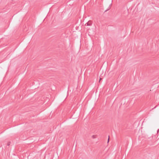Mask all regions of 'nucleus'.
Returning a JSON list of instances; mask_svg holds the SVG:
<instances>
[{"label": "nucleus", "instance_id": "nucleus-1", "mask_svg": "<svg viewBox=\"0 0 159 159\" xmlns=\"http://www.w3.org/2000/svg\"><path fill=\"white\" fill-rule=\"evenodd\" d=\"M87 26H90L92 24V22L91 21L89 20L86 24Z\"/></svg>", "mask_w": 159, "mask_h": 159}, {"label": "nucleus", "instance_id": "nucleus-2", "mask_svg": "<svg viewBox=\"0 0 159 159\" xmlns=\"http://www.w3.org/2000/svg\"><path fill=\"white\" fill-rule=\"evenodd\" d=\"M111 4H111L110 5V6L108 7L107 9L104 12H106L107 11H108V10H109L110 9V8H111L110 6L111 5Z\"/></svg>", "mask_w": 159, "mask_h": 159}, {"label": "nucleus", "instance_id": "nucleus-3", "mask_svg": "<svg viewBox=\"0 0 159 159\" xmlns=\"http://www.w3.org/2000/svg\"><path fill=\"white\" fill-rule=\"evenodd\" d=\"M10 143H11V142H8V143H7V145L8 146H9L10 145Z\"/></svg>", "mask_w": 159, "mask_h": 159}, {"label": "nucleus", "instance_id": "nucleus-4", "mask_svg": "<svg viewBox=\"0 0 159 159\" xmlns=\"http://www.w3.org/2000/svg\"><path fill=\"white\" fill-rule=\"evenodd\" d=\"M92 137L93 139H94L95 138V137L94 135H92Z\"/></svg>", "mask_w": 159, "mask_h": 159}, {"label": "nucleus", "instance_id": "nucleus-5", "mask_svg": "<svg viewBox=\"0 0 159 159\" xmlns=\"http://www.w3.org/2000/svg\"><path fill=\"white\" fill-rule=\"evenodd\" d=\"M110 139L109 136H108V140H107L108 143V142H109V139Z\"/></svg>", "mask_w": 159, "mask_h": 159}, {"label": "nucleus", "instance_id": "nucleus-6", "mask_svg": "<svg viewBox=\"0 0 159 159\" xmlns=\"http://www.w3.org/2000/svg\"><path fill=\"white\" fill-rule=\"evenodd\" d=\"M101 78H100V80H99V81H100V80H101Z\"/></svg>", "mask_w": 159, "mask_h": 159}]
</instances>
